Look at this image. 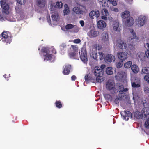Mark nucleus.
<instances>
[{
  "label": "nucleus",
  "mask_w": 149,
  "mask_h": 149,
  "mask_svg": "<svg viewBox=\"0 0 149 149\" xmlns=\"http://www.w3.org/2000/svg\"><path fill=\"white\" fill-rule=\"evenodd\" d=\"M72 49L73 50L74 52H77L78 50V47L77 45H71Z\"/></svg>",
  "instance_id": "48"
},
{
  "label": "nucleus",
  "mask_w": 149,
  "mask_h": 149,
  "mask_svg": "<svg viewBox=\"0 0 149 149\" xmlns=\"http://www.w3.org/2000/svg\"><path fill=\"white\" fill-rule=\"evenodd\" d=\"M98 54L99 55V59L100 60H102L104 58V54H103V53L102 52H99L98 53Z\"/></svg>",
  "instance_id": "46"
},
{
  "label": "nucleus",
  "mask_w": 149,
  "mask_h": 149,
  "mask_svg": "<svg viewBox=\"0 0 149 149\" xmlns=\"http://www.w3.org/2000/svg\"><path fill=\"white\" fill-rule=\"evenodd\" d=\"M116 44V46L120 49H125L127 48V44L124 40H121V38L117 39Z\"/></svg>",
  "instance_id": "9"
},
{
  "label": "nucleus",
  "mask_w": 149,
  "mask_h": 149,
  "mask_svg": "<svg viewBox=\"0 0 149 149\" xmlns=\"http://www.w3.org/2000/svg\"><path fill=\"white\" fill-rule=\"evenodd\" d=\"M102 40L104 43L107 44L109 43L108 34L106 32H104L102 35Z\"/></svg>",
  "instance_id": "19"
},
{
  "label": "nucleus",
  "mask_w": 149,
  "mask_h": 149,
  "mask_svg": "<svg viewBox=\"0 0 149 149\" xmlns=\"http://www.w3.org/2000/svg\"><path fill=\"white\" fill-rule=\"evenodd\" d=\"M38 6L41 7H43L45 5V0H37Z\"/></svg>",
  "instance_id": "36"
},
{
  "label": "nucleus",
  "mask_w": 149,
  "mask_h": 149,
  "mask_svg": "<svg viewBox=\"0 0 149 149\" xmlns=\"http://www.w3.org/2000/svg\"><path fill=\"white\" fill-rule=\"evenodd\" d=\"M115 86V83L113 81L111 80H108L107 82L106 85V89L109 90H114Z\"/></svg>",
  "instance_id": "11"
},
{
  "label": "nucleus",
  "mask_w": 149,
  "mask_h": 149,
  "mask_svg": "<svg viewBox=\"0 0 149 149\" xmlns=\"http://www.w3.org/2000/svg\"><path fill=\"white\" fill-rule=\"evenodd\" d=\"M77 52H71L69 53V57L71 58H73L77 56Z\"/></svg>",
  "instance_id": "44"
},
{
  "label": "nucleus",
  "mask_w": 149,
  "mask_h": 149,
  "mask_svg": "<svg viewBox=\"0 0 149 149\" xmlns=\"http://www.w3.org/2000/svg\"><path fill=\"white\" fill-rule=\"evenodd\" d=\"M121 114L123 117V119L127 121L130 118H132L131 113L128 111H125L124 112H121Z\"/></svg>",
  "instance_id": "15"
},
{
  "label": "nucleus",
  "mask_w": 149,
  "mask_h": 149,
  "mask_svg": "<svg viewBox=\"0 0 149 149\" xmlns=\"http://www.w3.org/2000/svg\"><path fill=\"white\" fill-rule=\"evenodd\" d=\"M146 46L149 49V43H147L146 44Z\"/></svg>",
  "instance_id": "61"
},
{
  "label": "nucleus",
  "mask_w": 149,
  "mask_h": 149,
  "mask_svg": "<svg viewBox=\"0 0 149 149\" xmlns=\"http://www.w3.org/2000/svg\"><path fill=\"white\" fill-rule=\"evenodd\" d=\"M115 77L117 80H120L124 82L125 87L127 86L128 79L127 78V72L126 71H120L118 72Z\"/></svg>",
  "instance_id": "3"
},
{
  "label": "nucleus",
  "mask_w": 149,
  "mask_h": 149,
  "mask_svg": "<svg viewBox=\"0 0 149 149\" xmlns=\"http://www.w3.org/2000/svg\"><path fill=\"white\" fill-rule=\"evenodd\" d=\"M141 73L142 74H149V67L148 66L143 67L141 70Z\"/></svg>",
  "instance_id": "31"
},
{
  "label": "nucleus",
  "mask_w": 149,
  "mask_h": 149,
  "mask_svg": "<svg viewBox=\"0 0 149 149\" xmlns=\"http://www.w3.org/2000/svg\"><path fill=\"white\" fill-rule=\"evenodd\" d=\"M89 16L92 19L97 18L100 16L99 11L97 10H92L89 13Z\"/></svg>",
  "instance_id": "10"
},
{
  "label": "nucleus",
  "mask_w": 149,
  "mask_h": 149,
  "mask_svg": "<svg viewBox=\"0 0 149 149\" xmlns=\"http://www.w3.org/2000/svg\"><path fill=\"white\" fill-rule=\"evenodd\" d=\"M42 51L43 54L44 60L45 61H50L51 62L54 61V57L52 55L51 50H49L48 48L44 47L42 49Z\"/></svg>",
  "instance_id": "2"
},
{
  "label": "nucleus",
  "mask_w": 149,
  "mask_h": 149,
  "mask_svg": "<svg viewBox=\"0 0 149 149\" xmlns=\"http://www.w3.org/2000/svg\"><path fill=\"white\" fill-rule=\"evenodd\" d=\"M2 17L1 16V13H0V20H2Z\"/></svg>",
  "instance_id": "63"
},
{
  "label": "nucleus",
  "mask_w": 149,
  "mask_h": 149,
  "mask_svg": "<svg viewBox=\"0 0 149 149\" xmlns=\"http://www.w3.org/2000/svg\"><path fill=\"white\" fill-rule=\"evenodd\" d=\"M72 11L74 13L77 14H83L86 11V8L85 6L80 5L74 7Z\"/></svg>",
  "instance_id": "6"
},
{
  "label": "nucleus",
  "mask_w": 149,
  "mask_h": 149,
  "mask_svg": "<svg viewBox=\"0 0 149 149\" xmlns=\"http://www.w3.org/2000/svg\"><path fill=\"white\" fill-rule=\"evenodd\" d=\"M73 32L77 33L79 31V29L77 26H75V27L72 29Z\"/></svg>",
  "instance_id": "49"
},
{
  "label": "nucleus",
  "mask_w": 149,
  "mask_h": 149,
  "mask_svg": "<svg viewBox=\"0 0 149 149\" xmlns=\"http://www.w3.org/2000/svg\"><path fill=\"white\" fill-rule=\"evenodd\" d=\"M118 88L119 92H126L128 90V89L127 88H124V86L122 84L119 85Z\"/></svg>",
  "instance_id": "33"
},
{
  "label": "nucleus",
  "mask_w": 149,
  "mask_h": 149,
  "mask_svg": "<svg viewBox=\"0 0 149 149\" xmlns=\"http://www.w3.org/2000/svg\"><path fill=\"white\" fill-rule=\"evenodd\" d=\"M1 5L3 9L6 10H8L9 9V6L6 3V0H1Z\"/></svg>",
  "instance_id": "22"
},
{
  "label": "nucleus",
  "mask_w": 149,
  "mask_h": 149,
  "mask_svg": "<svg viewBox=\"0 0 149 149\" xmlns=\"http://www.w3.org/2000/svg\"><path fill=\"white\" fill-rule=\"evenodd\" d=\"M69 42H73L75 44H79L80 42V40L79 38L75 39L74 40H69Z\"/></svg>",
  "instance_id": "45"
},
{
  "label": "nucleus",
  "mask_w": 149,
  "mask_h": 149,
  "mask_svg": "<svg viewBox=\"0 0 149 149\" xmlns=\"http://www.w3.org/2000/svg\"><path fill=\"white\" fill-rule=\"evenodd\" d=\"M105 67H106V66L105 65H102L100 67H96L94 69V73H95V69H97V70H98V71H99V70H100L104 72L103 70L105 68Z\"/></svg>",
  "instance_id": "40"
},
{
  "label": "nucleus",
  "mask_w": 149,
  "mask_h": 149,
  "mask_svg": "<svg viewBox=\"0 0 149 149\" xmlns=\"http://www.w3.org/2000/svg\"><path fill=\"white\" fill-rule=\"evenodd\" d=\"M133 23H134V20L132 17H129L127 18L125 22V24L128 26H132Z\"/></svg>",
  "instance_id": "21"
},
{
  "label": "nucleus",
  "mask_w": 149,
  "mask_h": 149,
  "mask_svg": "<svg viewBox=\"0 0 149 149\" xmlns=\"http://www.w3.org/2000/svg\"><path fill=\"white\" fill-rule=\"evenodd\" d=\"M123 65V62L122 61H119L116 62V67L118 68H121Z\"/></svg>",
  "instance_id": "41"
},
{
  "label": "nucleus",
  "mask_w": 149,
  "mask_h": 149,
  "mask_svg": "<svg viewBox=\"0 0 149 149\" xmlns=\"http://www.w3.org/2000/svg\"><path fill=\"white\" fill-rule=\"evenodd\" d=\"M146 20L147 19L144 15H141L138 16L136 20V26L139 28L142 27L145 25Z\"/></svg>",
  "instance_id": "4"
},
{
  "label": "nucleus",
  "mask_w": 149,
  "mask_h": 149,
  "mask_svg": "<svg viewBox=\"0 0 149 149\" xmlns=\"http://www.w3.org/2000/svg\"><path fill=\"white\" fill-rule=\"evenodd\" d=\"M76 77L75 76L73 75L71 77V79H72V81H74L75 79H76Z\"/></svg>",
  "instance_id": "59"
},
{
  "label": "nucleus",
  "mask_w": 149,
  "mask_h": 149,
  "mask_svg": "<svg viewBox=\"0 0 149 149\" xmlns=\"http://www.w3.org/2000/svg\"><path fill=\"white\" fill-rule=\"evenodd\" d=\"M17 1V3L19 4H22V2L21 1V0H16Z\"/></svg>",
  "instance_id": "60"
},
{
  "label": "nucleus",
  "mask_w": 149,
  "mask_h": 149,
  "mask_svg": "<svg viewBox=\"0 0 149 149\" xmlns=\"http://www.w3.org/2000/svg\"><path fill=\"white\" fill-rule=\"evenodd\" d=\"M94 75L96 77V81L98 83H101L103 81L104 79V77L103 75L104 72L99 70L98 71L97 69H95Z\"/></svg>",
  "instance_id": "5"
},
{
  "label": "nucleus",
  "mask_w": 149,
  "mask_h": 149,
  "mask_svg": "<svg viewBox=\"0 0 149 149\" xmlns=\"http://www.w3.org/2000/svg\"><path fill=\"white\" fill-rule=\"evenodd\" d=\"M116 58L115 56L111 54H109L106 56L104 58L105 62L107 63H110L115 61Z\"/></svg>",
  "instance_id": "13"
},
{
  "label": "nucleus",
  "mask_w": 149,
  "mask_h": 149,
  "mask_svg": "<svg viewBox=\"0 0 149 149\" xmlns=\"http://www.w3.org/2000/svg\"><path fill=\"white\" fill-rule=\"evenodd\" d=\"M130 12L127 10H125L122 12L121 14V16L123 19H126L129 17H131L130 16Z\"/></svg>",
  "instance_id": "24"
},
{
  "label": "nucleus",
  "mask_w": 149,
  "mask_h": 149,
  "mask_svg": "<svg viewBox=\"0 0 149 149\" xmlns=\"http://www.w3.org/2000/svg\"><path fill=\"white\" fill-rule=\"evenodd\" d=\"M70 65L69 64L65 65L63 67V73L64 75H68L70 72Z\"/></svg>",
  "instance_id": "20"
},
{
  "label": "nucleus",
  "mask_w": 149,
  "mask_h": 149,
  "mask_svg": "<svg viewBox=\"0 0 149 149\" xmlns=\"http://www.w3.org/2000/svg\"><path fill=\"white\" fill-rule=\"evenodd\" d=\"M107 96H108V98H109L111 97H110V96L109 95H107Z\"/></svg>",
  "instance_id": "64"
},
{
  "label": "nucleus",
  "mask_w": 149,
  "mask_h": 149,
  "mask_svg": "<svg viewBox=\"0 0 149 149\" xmlns=\"http://www.w3.org/2000/svg\"><path fill=\"white\" fill-rule=\"evenodd\" d=\"M106 73L108 75H111L113 74V68L111 67L107 68L106 69Z\"/></svg>",
  "instance_id": "35"
},
{
  "label": "nucleus",
  "mask_w": 149,
  "mask_h": 149,
  "mask_svg": "<svg viewBox=\"0 0 149 149\" xmlns=\"http://www.w3.org/2000/svg\"><path fill=\"white\" fill-rule=\"evenodd\" d=\"M145 127L147 128H149V118L146 121L145 123Z\"/></svg>",
  "instance_id": "47"
},
{
  "label": "nucleus",
  "mask_w": 149,
  "mask_h": 149,
  "mask_svg": "<svg viewBox=\"0 0 149 149\" xmlns=\"http://www.w3.org/2000/svg\"><path fill=\"white\" fill-rule=\"evenodd\" d=\"M2 41L6 43H10L11 42V37L9 32H3L2 33V36L1 37Z\"/></svg>",
  "instance_id": "8"
},
{
  "label": "nucleus",
  "mask_w": 149,
  "mask_h": 149,
  "mask_svg": "<svg viewBox=\"0 0 149 149\" xmlns=\"http://www.w3.org/2000/svg\"><path fill=\"white\" fill-rule=\"evenodd\" d=\"M110 9H111V11H113L116 12H118L119 11V10L117 8L114 7H110Z\"/></svg>",
  "instance_id": "50"
},
{
  "label": "nucleus",
  "mask_w": 149,
  "mask_h": 149,
  "mask_svg": "<svg viewBox=\"0 0 149 149\" xmlns=\"http://www.w3.org/2000/svg\"><path fill=\"white\" fill-rule=\"evenodd\" d=\"M145 55L147 58H149V50L148 49L145 52Z\"/></svg>",
  "instance_id": "53"
},
{
  "label": "nucleus",
  "mask_w": 149,
  "mask_h": 149,
  "mask_svg": "<svg viewBox=\"0 0 149 149\" xmlns=\"http://www.w3.org/2000/svg\"><path fill=\"white\" fill-rule=\"evenodd\" d=\"M90 54V56L92 57V58L95 60H97V53H89Z\"/></svg>",
  "instance_id": "42"
},
{
  "label": "nucleus",
  "mask_w": 149,
  "mask_h": 149,
  "mask_svg": "<svg viewBox=\"0 0 149 149\" xmlns=\"http://www.w3.org/2000/svg\"><path fill=\"white\" fill-rule=\"evenodd\" d=\"M140 112L143 114L145 117H148L149 116V108L148 107L145 108L143 109Z\"/></svg>",
  "instance_id": "26"
},
{
  "label": "nucleus",
  "mask_w": 149,
  "mask_h": 149,
  "mask_svg": "<svg viewBox=\"0 0 149 149\" xmlns=\"http://www.w3.org/2000/svg\"><path fill=\"white\" fill-rule=\"evenodd\" d=\"M149 88L147 87H145L144 88V91L146 93H148L149 92Z\"/></svg>",
  "instance_id": "57"
},
{
  "label": "nucleus",
  "mask_w": 149,
  "mask_h": 149,
  "mask_svg": "<svg viewBox=\"0 0 149 149\" xmlns=\"http://www.w3.org/2000/svg\"><path fill=\"white\" fill-rule=\"evenodd\" d=\"M114 1V0H98V2L101 7L103 8L107 7L109 6L107 2L109 3Z\"/></svg>",
  "instance_id": "12"
},
{
  "label": "nucleus",
  "mask_w": 149,
  "mask_h": 149,
  "mask_svg": "<svg viewBox=\"0 0 149 149\" xmlns=\"http://www.w3.org/2000/svg\"><path fill=\"white\" fill-rule=\"evenodd\" d=\"M132 65V62L130 61L125 63L124 64V67L126 68H129Z\"/></svg>",
  "instance_id": "38"
},
{
  "label": "nucleus",
  "mask_w": 149,
  "mask_h": 149,
  "mask_svg": "<svg viewBox=\"0 0 149 149\" xmlns=\"http://www.w3.org/2000/svg\"><path fill=\"white\" fill-rule=\"evenodd\" d=\"M118 57L120 60L124 61L127 58V55L126 53L125 52H119L117 54Z\"/></svg>",
  "instance_id": "17"
},
{
  "label": "nucleus",
  "mask_w": 149,
  "mask_h": 149,
  "mask_svg": "<svg viewBox=\"0 0 149 149\" xmlns=\"http://www.w3.org/2000/svg\"><path fill=\"white\" fill-rule=\"evenodd\" d=\"M99 32L95 29L90 30L88 33V36L91 38H95L98 36Z\"/></svg>",
  "instance_id": "18"
},
{
  "label": "nucleus",
  "mask_w": 149,
  "mask_h": 149,
  "mask_svg": "<svg viewBox=\"0 0 149 149\" xmlns=\"http://www.w3.org/2000/svg\"><path fill=\"white\" fill-rule=\"evenodd\" d=\"M80 25L82 27H83L84 25V21L83 20H80V22H79Z\"/></svg>",
  "instance_id": "58"
},
{
  "label": "nucleus",
  "mask_w": 149,
  "mask_h": 149,
  "mask_svg": "<svg viewBox=\"0 0 149 149\" xmlns=\"http://www.w3.org/2000/svg\"><path fill=\"white\" fill-rule=\"evenodd\" d=\"M52 20L58 21L59 19V16L58 14L56 13H52Z\"/></svg>",
  "instance_id": "30"
},
{
  "label": "nucleus",
  "mask_w": 149,
  "mask_h": 149,
  "mask_svg": "<svg viewBox=\"0 0 149 149\" xmlns=\"http://www.w3.org/2000/svg\"><path fill=\"white\" fill-rule=\"evenodd\" d=\"M102 19L106 20L107 19V17L108 15V12L107 10L105 9H103L102 11Z\"/></svg>",
  "instance_id": "27"
},
{
  "label": "nucleus",
  "mask_w": 149,
  "mask_h": 149,
  "mask_svg": "<svg viewBox=\"0 0 149 149\" xmlns=\"http://www.w3.org/2000/svg\"><path fill=\"white\" fill-rule=\"evenodd\" d=\"M56 106L58 108H60L61 107V104L59 101H57L56 102Z\"/></svg>",
  "instance_id": "51"
},
{
  "label": "nucleus",
  "mask_w": 149,
  "mask_h": 149,
  "mask_svg": "<svg viewBox=\"0 0 149 149\" xmlns=\"http://www.w3.org/2000/svg\"><path fill=\"white\" fill-rule=\"evenodd\" d=\"M144 79L148 83H149V75L147 74L145 76Z\"/></svg>",
  "instance_id": "52"
},
{
  "label": "nucleus",
  "mask_w": 149,
  "mask_h": 149,
  "mask_svg": "<svg viewBox=\"0 0 149 149\" xmlns=\"http://www.w3.org/2000/svg\"><path fill=\"white\" fill-rule=\"evenodd\" d=\"M63 5V4L61 2H57L56 3V4H55V7L56 8H61Z\"/></svg>",
  "instance_id": "43"
},
{
  "label": "nucleus",
  "mask_w": 149,
  "mask_h": 149,
  "mask_svg": "<svg viewBox=\"0 0 149 149\" xmlns=\"http://www.w3.org/2000/svg\"><path fill=\"white\" fill-rule=\"evenodd\" d=\"M131 69L132 72L135 74H137L139 71V68L137 65L136 64H134L132 65L131 67Z\"/></svg>",
  "instance_id": "29"
},
{
  "label": "nucleus",
  "mask_w": 149,
  "mask_h": 149,
  "mask_svg": "<svg viewBox=\"0 0 149 149\" xmlns=\"http://www.w3.org/2000/svg\"><path fill=\"white\" fill-rule=\"evenodd\" d=\"M98 45L97 44H95L89 47V53H97V47Z\"/></svg>",
  "instance_id": "25"
},
{
  "label": "nucleus",
  "mask_w": 149,
  "mask_h": 149,
  "mask_svg": "<svg viewBox=\"0 0 149 149\" xmlns=\"http://www.w3.org/2000/svg\"><path fill=\"white\" fill-rule=\"evenodd\" d=\"M113 31L117 33H119L121 31V27L119 26L118 22L117 21L113 22Z\"/></svg>",
  "instance_id": "16"
},
{
  "label": "nucleus",
  "mask_w": 149,
  "mask_h": 149,
  "mask_svg": "<svg viewBox=\"0 0 149 149\" xmlns=\"http://www.w3.org/2000/svg\"><path fill=\"white\" fill-rule=\"evenodd\" d=\"M134 116L135 119H138L142 118L144 115L139 111H136L134 113Z\"/></svg>",
  "instance_id": "28"
},
{
  "label": "nucleus",
  "mask_w": 149,
  "mask_h": 149,
  "mask_svg": "<svg viewBox=\"0 0 149 149\" xmlns=\"http://www.w3.org/2000/svg\"><path fill=\"white\" fill-rule=\"evenodd\" d=\"M85 2H88L90 1V0H82Z\"/></svg>",
  "instance_id": "62"
},
{
  "label": "nucleus",
  "mask_w": 149,
  "mask_h": 149,
  "mask_svg": "<svg viewBox=\"0 0 149 149\" xmlns=\"http://www.w3.org/2000/svg\"><path fill=\"white\" fill-rule=\"evenodd\" d=\"M77 26L76 25L69 24L66 25L65 28L67 30L72 29L75 27V26Z\"/></svg>",
  "instance_id": "37"
},
{
  "label": "nucleus",
  "mask_w": 149,
  "mask_h": 149,
  "mask_svg": "<svg viewBox=\"0 0 149 149\" xmlns=\"http://www.w3.org/2000/svg\"><path fill=\"white\" fill-rule=\"evenodd\" d=\"M136 57L141 60H143L144 57V53L142 52H138L136 55Z\"/></svg>",
  "instance_id": "39"
},
{
  "label": "nucleus",
  "mask_w": 149,
  "mask_h": 149,
  "mask_svg": "<svg viewBox=\"0 0 149 149\" xmlns=\"http://www.w3.org/2000/svg\"><path fill=\"white\" fill-rule=\"evenodd\" d=\"M109 3L112 4L114 6H116L117 5V2L116 1H112L111 2Z\"/></svg>",
  "instance_id": "55"
},
{
  "label": "nucleus",
  "mask_w": 149,
  "mask_h": 149,
  "mask_svg": "<svg viewBox=\"0 0 149 149\" xmlns=\"http://www.w3.org/2000/svg\"><path fill=\"white\" fill-rule=\"evenodd\" d=\"M130 35L129 38L128 48L130 50H133L135 49V45L139 40L137 36H136L135 32L132 29H130Z\"/></svg>",
  "instance_id": "1"
},
{
  "label": "nucleus",
  "mask_w": 149,
  "mask_h": 149,
  "mask_svg": "<svg viewBox=\"0 0 149 149\" xmlns=\"http://www.w3.org/2000/svg\"><path fill=\"white\" fill-rule=\"evenodd\" d=\"M70 10L67 4H65L64 5V9L63 10V14L64 15H68L69 14Z\"/></svg>",
  "instance_id": "32"
},
{
  "label": "nucleus",
  "mask_w": 149,
  "mask_h": 149,
  "mask_svg": "<svg viewBox=\"0 0 149 149\" xmlns=\"http://www.w3.org/2000/svg\"><path fill=\"white\" fill-rule=\"evenodd\" d=\"M79 55L80 56V59L81 60L82 62L84 63H86L88 61V59L86 48L84 47L82 48L80 52H79Z\"/></svg>",
  "instance_id": "7"
},
{
  "label": "nucleus",
  "mask_w": 149,
  "mask_h": 149,
  "mask_svg": "<svg viewBox=\"0 0 149 149\" xmlns=\"http://www.w3.org/2000/svg\"><path fill=\"white\" fill-rule=\"evenodd\" d=\"M131 81H132V86L133 88H138L140 86V81L139 79L136 80L135 82H132V78L131 79Z\"/></svg>",
  "instance_id": "23"
},
{
  "label": "nucleus",
  "mask_w": 149,
  "mask_h": 149,
  "mask_svg": "<svg viewBox=\"0 0 149 149\" xmlns=\"http://www.w3.org/2000/svg\"><path fill=\"white\" fill-rule=\"evenodd\" d=\"M85 78V81H88V74H86L85 76L84 77Z\"/></svg>",
  "instance_id": "56"
},
{
  "label": "nucleus",
  "mask_w": 149,
  "mask_h": 149,
  "mask_svg": "<svg viewBox=\"0 0 149 149\" xmlns=\"http://www.w3.org/2000/svg\"><path fill=\"white\" fill-rule=\"evenodd\" d=\"M97 26L98 29L104 30L107 26V24L103 20H100L97 21Z\"/></svg>",
  "instance_id": "14"
},
{
  "label": "nucleus",
  "mask_w": 149,
  "mask_h": 149,
  "mask_svg": "<svg viewBox=\"0 0 149 149\" xmlns=\"http://www.w3.org/2000/svg\"><path fill=\"white\" fill-rule=\"evenodd\" d=\"M123 93L118 94V95L116 96V98L115 100V102L116 104H118V100H121L123 99Z\"/></svg>",
  "instance_id": "34"
},
{
  "label": "nucleus",
  "mask_w": 149,
  "mask_h": 149,
  "mask_svg": "<svg viewBox=\"0 0 149 149\" xmlns=\"http://www.w3.org/2000/svg\"><path fill=\"white\" fill-rule=\"evenodd\" d=\"M66 47V45L65 44H62L60 46V49L61 50L63 49Z\"/></svg>",
  "instance_id": "54"
}]
</instances>
